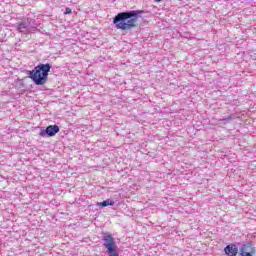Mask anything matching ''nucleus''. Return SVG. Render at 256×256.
<instances>
[{
  "instance_id": "obj_1",
  "label": "nucleus",
  "mask_w": 256,
  "mask_h": 256,
  "mask_svg": "<svg viewBox=\"0 0 256 256\" xmlns=\"http://www.w3.org/2000/svg\"><path fill=\"white\" fill-rule=\"evenodd\" d=\"M143 10H130L126 12H120L113 18V23L116 29L121 31H131L137 27V21L139 15H143Z\"/></svg>"
},
{
  "instance_id": "obj_2",
  "label": "nucleus",
  "mask_w": 256,
  "mask_h": 256,
  "mask_svg": "<svg viewBox=\"0 0 256 256\" xmlns=\"http://www.w3.org/2000/svg\"><path fill=\"white\" fill-rule=\"evenodd\" d=\"M51 71V64H39L33 70L28 71L29 78L35 85H45Z\"/></svg>"
},
{
  "instance_id": "obj_3",
  "label": "nucleus",
  "mask_w": 256,
  "mask_h": 256,
  "mask_svg": "<svg viewBox=\"0 0 256 256\" xmlns=\"http://www.w3.org/2000/svg\"><path fill=\"white\" fill-rule=\"evenodd\" d=\"M103 247H105L108 256H119V248L117 242L111 233H104L102 235Z\"/></svg>"
},
{
  "instance_id": "obj_4",
  "label": "nucleus",
  "mask_w": 256,
  "mask_h": 256,
  "mask_svg": "<svg viewBox=\"0 0 256 256\" xmlns=\"http://www.w3.org/2000/svg\"><path fill=\"white\" fill-rule=\"evenodd\" d=\"M30 25L31 21H29V18H27L20 23L14 24L13 27L18 33H23V35H29V33H31Z\"/></svg>"
},
{
  "instance_id": "obj_5",
  "label": "nucleus",
  "mask_w": 256,
  "mask_h": 256,
  "mask_svg": "<svg viewBox=\"0 0 256 256\" xmlns=\"http://www.w3.org/2000/svg\"><path fill=\"white\" fill-rule=\"evenodd\" d=\"M56 133H59V126L49 125L46 129L41 130L40 137H55Z\"/></svg>"
},
{
  "instance_id": "obj_6",
  "label": "nucleus",
  "mask_w": 256,
  "mask_h": 256,
  "mask_svg": "<svg viewBox=\"0 0 256 256\" xmlns=\"http://www.w3.org/2000/svg\"><path fill=\"white\" fill-rule=\"evenodd\" d=\"M253 248H251V243H244L240 247V255L241 256H253V251H251Z\"/></svg>"
},
{
  "instance_id": "obj_7",
  "label": "nucleus",
  "mask_w": 256,
  "mask_h": 256,
  "mask_svg": "<svg viewBox=\"0 0 256 256\" xmlns=\"http://www.w3.org/2000/svg\"><path fill=\"white\" fill-rule=\"evenodd\" d=\"M224 251L227 256H237V253H239V248L235 244H230L224 248Z\"/></svg>"
},
{
  "instance_id": "obj_8",
  "label": "nucleus",
  "mask_w": 256,
  "mask_h": 256,
  "mask_svg": "<svg viewBox=\"0 0 256 256\" xmlns=\"http://www.w3.org/2000/svg\"><path fill=\"white\" fill-rule=\"evenodd\" d=\"M96 205L97 207H109V205H115V201L113 199H107L102 202H98Z\"/></svg>"
},
{
  "instance_id": "obj_9",
  "label": "nucleus",
  "mask_w": 256,
  "mask_h": 256,
  "mask_svg": "<svg viewBox=\"0 0 256 256\" xmlns=\"http://www.w3.org/2000/svg\"><path fill=\"white\" fill-rule=\"evenodd\" d=\"M64 13H65V15H71V13H72L71 8L67 7Z\"/></svg>"
},
{
  "instance_id": "obj_10",
  "label": "nucleus",
  "mask_w": 256,
  "mask_h": 256,
  "mask_svg": "<svg viewBox=\"0 0 256 256\" xmlns=\"http://www.w3.org/2000/svg\"><path fill=\"white\" fill-rule=\"evenodd\" d=\"M155 1H157V3H159L161 0H155Z\"/></svg>"
}]
</instances>
